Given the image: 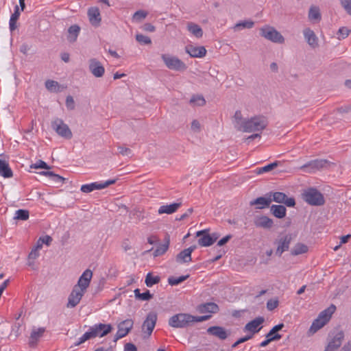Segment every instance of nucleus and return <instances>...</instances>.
<instances>
[{
  "label": "nucleus",
  "mask_w": 351,
  "mask_h": 351,
  "mask_svg": "<svg viewBox=\"0 0 351 351\" xmlns=\"http://www.w3.org/2000/svg\"><path fill=\"white\" fill-rule=\"evenodd\" d=\"M260 34L261 36L273 43H283L285 41V38L281 34L271 27L267 26L261 28Z\"/></svg>",
  "instance_id": "7"
},
{
  "label": "nucleus",
  "mask_w": 351,
  "mask_h": 351,
  "mask_svg": "<svg viewBox=\"0 0 351 351\" xmlns=\"http://www.w3.org/2000/svg\"><path fill=\"white\" fill-rule=\"evenodd\" d=\"M191 128L193 132H198L200 131L201 125L199 122L197 120L195 119L192 121Z\"/></svg>",
  "instance_id": "63"
},
{
  "label": "nucleus",
  "mask_w": 351,
  "mask_h": 351,
  "mask_svg": "<svg viewBox=\"0 0 351 351\" xmlns=\"http://www.w3.org/2000/svg\"><path fill=\"white\" fill-rule=\"evenodd\" d=\"M80 32V27L77 25H73L68 29L69 35L67 36V40L70 43H74L76 41L79 33Z\"/></svg>",
  "instance_id": "33"
},
{
  "label": "nucleus",
  "mask_w": 351,
  "mask_h": 351,
  "mask_svg": "<svg viewBox=\"0 0 351 351\" xmlns=\"http://www.w3.org/2000/svg\"><path fill=\"white\" fill-rule=\"evenodd\" d=\"M208 230H203L197 231L196 233L197 237H200L202 235L198 240V244L203 247L210 246L213 244V240H212L211 236L208 234Z\"/></svg>",
  "instance_id": "23"
},
{
  "label": "nucleus",
  "mask_w": 351,
  "mask_h": 351,
  "mask_svg": "<svg viewBox=\"0 0 351 351\" xmlns=\"http://www.w3.org/2000/svg\"><path fill=\"white\" fill-rule=\"evenodd\" d=\"M161 58L166 66L171 70L181 71L186 70L187 68L185 63L176 56L162 54Z\"/></svg>",
  "instance_id": "6"
},
{
  "label": "nucleus",
  "mask_w": 351,
  "mask_h": 351,
  "mask_svg": "<svg viewBox=\"0 0 351 351\" xmlns=\"http://www.w3.org/2000/svg\"><path fill=\"white\" fill-rule=\"evenodd\" d=\"M207 333L210 335L217 337L220 340L226 339L230 335V332L225 328L219 326H210L207 329Z\"/></svg>",
  "instance_id": "16"
},
{
  "label": "nucleus",
  "mask_w": 351,
  "mask_h": 351,
  "mask_svg": "<svg viewBox=\"0 0 351 351\" xmlns=\"http://www.w3.org/2000/svg\"><path fill=\"white\" fill-rule=\"evenodd\" d=\"M182 206V203H173L169 205H162L160 206L158 213V214H173Z\"/></svg>",
  "instance_id": "28"
},
{
  "label": "nucleus",
  "mask_w": 351,
  "mask_h": 351,
  "mask_svg": "<svg viewBox=\"0 0 351 351\" xmlns=\"http://www.w3.org/2000/svg\"><path fill=\"white\" fill-rule=\"evenodd\" d=\"M265 322V318L263 317L259 316L256 317L254 319L248 322L244 327V331H249L252 334L254 335L257 332H258L262 328L261 326H260L261 324H262Z\"/></svg>",
  "instance_id": "18"
},
{
  "label": "nucleus",
  "mask_w": 351,
  "mask_h": 351,
  "mask_svg": "<svg viewBox=\"0 0 351 351\" xmlns=\"http://www.w3.org/2000/svg\"><path fill=\"white\" fill-rule=\"evenodd\" d=\"M31 168L33 169H49L51 168L43 160H39L36 163L32 164L30 166Z\"/></svg>",
  "instance_id": "52"
},
{
  "label": "nucleus",
  "mask_w": 351,
  "mask_h": 351,
  "mask_svg": "<svg viewBox=\"0 0 351 351\" xmlns=\"http://www.w3.org/2000/svg\"><path fill=\"white\" fill-rule=\"evenodd\" d=\"M119 153L122 156H130L132 154V150L123 146L118 147Z\"/></svg>",
  "instance_id": "60"
},
{
  "label": "nucleus",
  "mask_w": 351,
  "mask_h": 351,
  "mask_svg": "<svg viewBox=\"0 0 351 351\" xmlns=\"http://www.w3.org/2000/svg\"><path fill=\"white\" fill-rule=\"evenodd\" d=\"M344 332L342 330L336 329L328 335V342L325 348V351H337L342 344L344 339Z\"/></svg>",
  "instance_id": "3"
},
{
  "label": "nucleus",
  "mask_w": 351,
  "mask_h": 351,
  "mask_svg": "<svg viewBox=\"0 0 351 351\" xmlns=\"http://www.w3.org/2000/svg\"><path fill=\"white\" fill-rule=\"evenodd\" d=\"M45 87L46 88L50 91L53 93H58L60 92V87L59 84L58 82L52 80H47L45 83Z\"/></svg>",
  "instance_id": "40"
},
{
  "label": "nucleus",
  "mask_w": 351,
  "mask_h": 351,
  "mask_svg": "<svg viewBox=\"0 0 351 351\" xmlns=\"http://www.w3.org/2000/svg\"><path fill=\"white\" fill-rule=\"evenodd\" d=\"M147 15V13L143 10L136 11L133 16V18L136 21H141L144 19Z\"/></svg>",
  "instance_id": "58"
},
{
  "label": "nucleus",
  "mask_w": 351,
  "mask_h": 351,
  "mask_svg": "<svg viewBox=\"0 0 351 351\" xmlns=\"http://www.w3.org/2000/svg\"><path fill=\"white\" fill-rule=\"evenodd\" d=\"M29 213L27 210L19 209L16 211L14 219L16 220L26 221L29 219Z\"/></svg>",
  "instance_id": "45"
},
{
  "label": "nucleus",
  "mask_w": 351,
  "mask_h": 351,
  "mask_svg": "<svg viewBox=\"0 0 351 351\" xmlns=\"http://www.w3.org/2000/svg\"><path fill=\"white\" fill-rule=\"evenodd\" d=\"M185 51L192 58H203L206 54V49L203 46L196 47L188 45L185 47Z\"/></svg>",
  "instance_id": "20"
},
{
  "label": "nucleus",
  "mask_w": 351,
  "mask_h": 351,
  "mask_svg": "<svg viewBox=\"0 0 351 351\" xmlns=\"http://www.w3.org/2000/svg\"><path fill=\"white\" fill-rule=\"evenodd\" d=\"M134 322L132 319H127L120 322L118 326V330L114 335V342H117L119 339L125 337L132 330Z\"/></svg>",
  "instance_id": "8"
},
{
  "label": "nucleus",
  "mask_w": 351,
  "mask_h": 351,
  "mask_svg": "<svg viewBox=\"0 0 351 351\" xmlns=\"http://www.w3.org/2000/svg\"><path fill=\"white\" fill-rule=\"evenodd\" d=\"M124 351H137V348L132 343H127L124 346Z\"/></svg>",
  "instance_id": "64"
},
{
  "label": "nucleus",
  "mask_w": 351,
  "mask_h": 351,
  "mask_svg": "<svg viewBox=\"0 0 351 351\" xmlns=\"http://www.w3.org/2000/svg\"><path fill=\"white\" fill-rule=\"evenodd\" d=\"M308 19L310 21H319L321 20L322 16L319 8L317 6H311L308 12Z\"/></svg>",
  "instance_id": "37"
},
{
  "label": "nucleus",
  "mask_w": 351,
  "mask_h": 351,
  "mask_svg": "<svg viewBox=\"0 0 351 351\" xmlns=\"http://www.w3.org/2000/svg\"><path fill=\"white\" fill-rule=\"evenodd\" d=\"M327 160L316 159L313 160L300 167V169L305 173H314L324 167L328 164Z\"/></svg>",
  "instance_id": "11"
},
{
  "label": "nucleus",
  "mask_w": 351,
  "mask_h": 351,
  "mask_svg": "<svg viewBox=\"0 0 351 351\" xmlns=\"http://www.w3.org/2000/svg\"><path fill=\"white\" fill-rule=\"evenodd\" d=\"M308 247L301 243H298L291 250V254L293 256H298L299 254L307 252Z\"/></svg>",
  "instance_id": "38"
},
{
  "label": "nucleus",
  "mask_w": 351,
  "mask_h": 351,
  "mask_svg": "<svg viewBox=\"0 0 351 351\" xmlns=\"http://www.w3.org/2000/svg\"><path fill=\"white\" fill-rule=\"evenodd\" d=\"M176 262L180 264L186 263L191 261V255L184 249L177 254Z\"/></svg>",
  "instance_id": "35"
},
{
  "label": "nucleus",
  "mask_w": 351,
  "mask_h": 351,
  "mask_svg": "<svg viewBox=\"0 0 351 351\" xmlns=\"http://www.w3.org/2000/svg\"><path fill=\"white\" fill-rule=\"evenodd\" d=\"M341 6L351 15V0H339Z\"/></svg>",
  "instance_id": "56"
},
{
  "label": "nucleus",
  "mask_w": 351,
  "mask_h": 351,
  "mask_svg": "<svg viewBox=\"0 0 351 351\" xmlns=\"http://www.w3.org/2000/svg\"><path fill=\"white\" fill-rule=\"evenodd\" d=\"M52 241V238L49 235H45L44 237H40L37 241L36 243H40L41 245V247L45 243L47 245H49Z\"/></svg>",
  "instance_id": "55"
},
{
  "label": "nucleus",
  "mask_w": 351,
  "mask_h": 351,
  "mask_svg": "<svg viewBox=\"0 0 351 351\" xmlns=\"http://www.w3.org/2000/svg\"><path fill=\"white\" fill-rule=\"evenodd\" d=\"M88 16L90 24L98 27L100 25L101 18L99 10L97 7H91L88 10Z\"/></svg>",
  "instance_id": "22"
},
{
  "label": "nucleus",
  "mask_w": 351,
  "mask_h": 351,
  "mask_svg": "<svg viewBox=\"0 0 351 351\" xmlns=\"http://www.w3.org/2000/svg\"><path fill=\"white\" fill-rule=\"evenodd\" d=\"M117 182V179L108 180L104 182H92L90 184H83L81 186V191L85 193H88L94 190H101L108 187L111 184H115Z\"/></svg>",
  "instance_id": "10"
},
{
  "label": "nucleus",
  "mask_w": 351,
  "mask_h": 351,
  "mask_svg": "<svg viewBox=\"0 0 351 351\" xmlns=\"http://www.w3.org/2000/svg\"><path fill=\"white\" fill-rule=\"evenodd\" d=\"M51 128L59 136L66 139H71L73 136L69 127L61 119L56 118L52 121Z\"/></svg>",
  "instance_id": "5"
},
{
  "label": "nucleus",
  "mask_w": 351,
  "mask_h": 351,
  "mask_svg": "<svg viewBox=\"0 0 351 351\" xmlns=\"http://www.w3.org/2000/svg\"><path fill=\"white\" fill-rule=\"evenodd\" d=\"M0 175L5 178H10L13 176V173L9 166L8 162L1 158L0 155Z\"/></svg>",
  "instance_id": "27"
},
{
  "label": "nucleus",
  "mask_w": 351,
  "mask_h": 351,
  "mask_svg": "<svg viewBox=\"0 0 351 351\" xmlns=\"http://www.w3.org/2000/svg\"><path fill=\"white\" fill-rule=\"evenodd\" d=\"M303 199L312 206H322L325 203L323 194L315 188H308L302 193Z\"/></svg>",
  "instance_id": "2"
},
{
  "label": "nucleus",
  "mask_w": 351,
  "mask_h": 351,
  "mask_svg": "<svg viewBox=\"0 0 351 351\" xmlns=\"http://www.w3.org/2000/svg\"><path fill=\"white\" fill-rule=\"evenodd\" d=\"M292 241V235L291 234H285V236L280 237L276 241L277 244V249L276 254L281 256L282 254L287 251L289 248V245Z\"/></svg>",
  "instance_id": "12"
},
{
  "label": "nucleus",
  "mask_w": 351,
  "mask_h": 351,
  "mask_svg": "<svg viewBox=\"0 0 351 351\" xmlns=\"http://www.w3.org/2000/svg\"><path fill=\"white\" fill-rule=\"evenodd\" d=\"M336 306L334 304H331L329 307L322 311L318 315V318L323 320L324 324H326L330 319L332 315L335 313Z\"/></svg>",
  "instance_id": "30"
},
{
  "label": "nucleus",
  "mask_w": 351,
  "mask_h": 351,
  "mask_svg": "<svg viewBox=\"0 0 351 351\" xmlns=\"http://www.w3.org/2000/svg\"><path fill=\"white\" fill-rule=\"evenodd\" d=\"M66 106L68 110H72L75 109V101L72 96L68 95L66 98Z\"/></svg>",
  "instance_id": "57"
},
{
  "label": "nucleus",
  "mask_w": 351,
  "mask_h": 351,
  "mask_svg": "<svg viewBox=\"0 0 351 351\" xmlns=\"http://www.w3.org/2000/svg\"><path fill=\"white\" fill-rule=\"evenodd\" d=\"M254 25V23L252 21H243L235 24L233 29L234 31H238L244 28L251 29L253 27Z\"/></svg>",
  "instance_id": "41"
},
{
  "label": "nucleus",
  "mask_w": 351,
  "mask_h": 351,
  "mask_svg": "<svg viewBox=\"0 0 351 351\" xmlns=\"http://www.w3.org/2000/svg\"><path fill=\"white\" fill-rule=\"evenodd\" d=\"M170 243L169 236H166L165 238V243L162 244H160L157 246L156 249L154 250L153 255L154 257L161 256L164 254L167 250L169 249Z\"/></svg>",
  "instance_id": "32"
},
{
  "label": "nucleus",
  "mask_w": 351,
  "mask_h": 351,
  "mask_svg": "<svg viewBox=\"0 0 351 351\" xmlns=\"http://www.w3.org/2000/svg\"><path fill=\"white\" fill-rule=\"evenodd\" d=\"M90 330L93 335V337H104L110 333L112 330V326L111 324H96L93 326H90Z\"/></svg>",
  "instance_id": "13"
},
{
  "label": "nucleus",
  "mask_w": 351,
  "mask_h": 351,
  "mask_svg": "<svg viewBox=\"0 0 351 351\" xmlns=\"http://www.w3.org/2000/svg\"><path fill=\"white\" fill-rule=\"evenodd\" d=\"M350 32L351 31L346 27H342L339 28L338 33H337V34L339 35L338 38L339 39H344L349 35Z\"/></svg>",
  "instance_id": "53"
},
{
  "label": "nucleus",
  "mask_w": 351,
  "mask_h": 351,
  "mask_svg": "<svg viewBox=\"0 0 351 351\" xmlns=\"http://www.w3.org/2000/svg\"><path fill=\"white\" fill-rule=\"evenodd\" d=\"M187 29L196 38H202L203 36L202 29L200 27L199 25L193 22H189L187 23Z\"/></svg>",
  "instance_id": "34"
},
{
  "label": "nucleus",
  "mask_w": 351,
  "mask_h": 351,
  "mask_svg": "<svg viewBox=\"0 0 351 351\" xmlns=\"http://www.w3.org/2000/svg\"><path fill=\"white\" fill-rule=\"evenodd\" d=\"M279 163H280V162L275 161V162L268 164L263 167L258 168L256 170V172L257 174H261L263 173L269 172V171L273 170L274 168L277 167L278 166Z\"/></svg>",
  "instance_id": "43"
},
{
  "label": "nucleus",
  "mask_w": 351,
  "mask_h": 351,
  "mask_svg": "<svg viewBox=\"0 0 351 351\" xmlns=\"http://www.w3.org/2000/svg\"><path fill=\"white\" fill-rule=\"evenodd\" d=\"M271 203V195H267V194L263 197H258L250 202V206H256V209H263L265 208L269 207L270 204Z\"/></svg>",
  "instance_id": "21"
},
{
  "label": "nucleus",
  "mask_w": 351,
  "mask_h": 351,
  "mask_svg": "<svg viewBox=\"0 0 351 351\" xmlns=\"http://www.w3.org/2000/svg\"><path fill=\"white\" fill-rule=\"evenodd\" d=\"M136 40L141 44L149 45L152 43V40L149 37L144 36L143 34H136Z\"/></svg>",
  "instance_id": "49"
},
{
  "label": "nucleus",
  "mask_w": 351,
  "mask_h": 351,
  "mask_svg": "<svg viewBox=\"0 0 351 351\" xmlns=\"http://www.w3.org/2000/svg\"><path fill=\"white\" fill-rule=\"evenodd\" d=\"M279 304L278 299H270L267 302V308L269 311H273L278 307Z\"/></svg>",
  "instance_id": "54"
},
{
  "label": "nucleus",
  "mask_w": 351,
  "mask_h": 351,
  "mask_svg": "<svg viewBox=\"0 0 351 351\" xmlns=\"http://www.w3.org/2000/svg\"><path fill=\"white\" fill-rule=\"evenodd\" d=\"M157 314L155 312H149L143 323V330L146 328L147 332L151 335L157 322Z\"/></svg>",
  "instance_id": "19"
},
{
  "label": "nucleus",
  "mask_w": 351,
  "mask_h": 351,
  "mask_svg": "<svg viewBox=\"0 0 351 351\" xmlns=\"http://www.w3.org/2000/svg\"><path fill=\"white\" fill-rule=\"evenodd\" d=\"M84 293L85 292L80 290L79 287H73L71 293L69 295L66 306L68 308H74L76 306L80 303Z\"/></svg>",
  "instance_id": "14"
},
{
  "label": "nucleus",
  "mask_w": 351,
  "mask_h": 351,
  "mask_svg": "<svg viewBox=\"0 0 351 351\" xmlns=\"http://www.w3.org/2000/svg\"><path fill=\"white\" fill-rule=\"evenodd\" d=\"M252 338V335H246L245 337H243L239 339L237 341H235L232 345V348H234L237 347L239 344H241L242 343H244V342L248 341L249 339H250Z\"/></svg>",
  "instance_id": "59"
},
{
  "label": "nucleus",
  "mask_w": 351,
  "mask_h": 351,
  "mask_svg": "<svg viewBox=\"0 0 351 351\" xmlns=\"http://www.w3.org/2000/svg\"><path fill=\"white\" fill-rule=\"evenodd\" d=\"M282 338V335L280 334H276L274 336H273L271 338H266L265 340L263 341L260 343V347H265L267 346L270 342L274 341H278Z\"/></svg>",
  "instance_id": "50"
},
{
  "label": "nucleus",
  "mask_w": 351,
  "mask_h": 351,
  "mask_svg": "<svg viewBox=\"0 0 351 351\" xmlns=\"http://www.w3.org/2000/svg\"><path fill=\"white\" fill-rule=\"evenodd\" d=\"M50 179L56 183H63L66 180L64 178L56 174L54 172L52 173Z\"/></svg>",
  "instance_id": "62"
},
{
  "label": "nucleus",
  "mask_w": 351,
  "mask_h": 351,
  "mask_svg": "<svg viewBox=\"0 0 351 351\" xmlns=\"http://www.w3.org/2000/svg\"><path fill=\"white\" fill-rule=\"evenodd\" d=\"M267 121L265 117H254L249 119H244L237 130L244 132H253L262 131L267 126Z\"/></svg>",
  "instance_id": "1"
},
{
  "label": "nucleus",
  "mask_w": 351,
  "mask_h": 351,
  "mask_svg": "<svg viewBox=\"0 0 351 351\" xmlns=\"http://www.w3.org/2000/svg\"><path fill=\"white\" fill-rule=\"evenodd\" d=\"M153 298V294L149 290H146L144 293H141L139 300L148 301Z\"/></svg>",
  "instance_id": "61"
},
{
  "label": "nucleus",
  "mask_w": 351,
  "mask_h": 351,
  "mask_svg": "<svg viewBox=\"0 0 351 351\" xmlns=\"http://www.w3.org/2000/svg\"><path fill=\"white\" fill-rule=\"evenodd\" d=\"M189 278V275L180 276L179 277L169 276L168 283L171 286L178 285Z\"/></svg>",
  "instance_id": "42"
},
{
  "label": "nucleus",
  "mask_w": 351,
  "mask_h": 351,
  "mask_svg": "<svg viewBox=\"0 0 351 351\" xmlns=\"http://www.w3.org/2000/svg\"><path fill=\"white\" fill-rule=\"evenodd\" d=\"M271 195V202L274 201L278 204H284L288 207H294L295 206V200L293 197H288L287 195L282 192H269L267 195Z\"/></svg>",
  "instance_id": "9"
},
{
  "label": "nucleus",
  "mask_w": 351,
  "mask_h": 351,
  "mask_svg": "<svg viewBox=\"0 0 351 351\" xmlns=\"http://www.w3.org/2000/svg\"><path fill=\"white\" fill-rule=\"evenodd\" d=\"M160 280V278L158 276H154L152 273H148L145 277V285L148 287H152L153 285L158 284Z\"/></svg>",
  "instance_id": "39"
},
{
  "label": "nucleus",
  "mask_w": 351,
  "mask_h": 351,
  "mask_svg": "<svg viewBox=\"0 0 351 351\" xmlns=\"http://www.w3.org/2000/svg\"><path fill=\"white\" fill-rule=\"evenodd\" d=\"M190 104L203 106L206 104V100L202 95H193L190 99Z\"/></svg>",
  "instance_id": "46"
},
{
  "label": "nucleus",
  "mask_w": 351,
  "mask_h": 351,
  "mask_svg": "<svg viewBox=\"0 0 351 351\" xmlns=\"http://www.w3.org/2000/svg\"><path fill=\"white\" fill-rule=\"evenodd\" d=\"M324 325V322L323 320L320 319L319 318L317 317L312 323V325L309 328V332L313 334L316 332L318 330L322 328Z\"/></svg>",
  "instance_id": "44"
},
{
  "label": "nucleus",
  "mask_w": 351,
  "mask_h": 351,
  "mask_svg": "<svg viewBox=\"0 0 351 351\" xmlns=\"http://www.w3.org/2000/svg\"><path fill=\"white\" fill-rule=\"evenodd\" d=\"M41 249V245L40 243H36V245L32 250L30 253L29 254L28 258L29 260H34L39 256V250Z\"/></svg>",
  "instance_id": "47"
},
{
  "label": "nucleus",
  "mask_w": 351,
  "mask_h": 351,
  "mask_svg": "<svg viewBox=\"0 0 351 351\" xmlns=\"http://www.w3.org/2000/svg\"><path fill=\"white\" fill-rule=\"evenodd\" d=\"M233 117L234 119V127L237 129V126H240L244 121L243 119L241 112L240 110H237Z\"/></svg>",
  "instance_id": "48"
},
{
  "label": "nucleus",
  "mask_w": 351,
  "mask_h": 351,
  "mask_svg": "<svg viewBox=\"0 0 351 351\" xmlns=\"http://www.w3.org/2000/svg\"><path fill=\"white\" fill-rule=\"evenodd\" d=\"M304 36L308 44L313 48L316 47L317 44V38L313 30L310 28H306L304 30Z\"/></svg>",
  "instance_id": "29"
},
{
  "label": "nucleus",
  "mask_w": 351,
  "mask_h": 351,
  "mask_svg": "<svg viewBox=\"0 0 351 351\" xmlns=\"http://www.w3.org/2000/svg\"><path fill=\"white\" fill-rule=\"evenodd\" d=\"M211 315L194 316L191 315V325L195 322H202L209 319Z\"/></svg>",
  "instance_id": "51"
},
{
  "label": "nucleus",
  "mask_w": 351,
  "mask_h": 351,
  "mask_svg": "<svg viewBox=\"0 0 351 351\" xmlns=\"http://www.w3.org/2000/svg\"><path fill=\"white\" fill-rule=\"evenodd\" d=\"M197 310L201 313H216L219 311V306L214 302L201 304L197 306Z\"/></svg>",
  "instance_id": "25"
},
{
  "label": "nucleus",
  "mask_w": 351,
  "mask_h": 351,
  "mask_svg": "<svg viewBox=\"0 0 351 351\" xmlns=\"http://www.w3.org/2000/svg\"><path fill=\"white\" fill-rule=\"evenodd\" d=\"M20 16V12L18 5H16L14 13L11 15L9 21L10 29L11 32L16 28V21Z\"/></svg>",
  "instance_id": "36"
},
{
  "label": "nucleus",
  "mask_w": 351,
  "mask_h": 351,
  "mask_svg": "<svg viewBox=\"0 0 351 351\" xmlns=\"http://www.w3.org/2000/svg\"><path fill=\"white\" fill-rule=\"evenodd\" d=\"M88 63L89 71L95 77H101L104 75L105 69L96 58L90 59Z\"/></svg>",
  "instance_id": "15"
},
{
  "label": "nucleus",
  "mask_w": 351,
  "mask_h": 351,
  "mask_svg": "<svg viewBox=\"0 0 351 351\" xmlns=\"http://www.w3.org/2000/svg\"><path fill=\"white\" fill-rule=\"evenodd\" d=\"M254 225L258 228L269 229L273 226L274 221L267 216L262 215L254 220Z\"/></svg>",
  "instance_id": "24"
},
{
  "label": "nucleus",
  "mask_w": 351,
  "mask_h": 351,
  "mask_svg": "<svg viewBox=\"0 0 351 351\" xmlns=\"http://www.w3.org/2000/svg\"><path fill=\"white\" fill-rule=\"evenodd\" d=\"M45 332V328L41 327L38 328L37 330H33L31 332L29 345L32 348H34L38 339L43 337L44 332Z\"/></svg>",
  "instance_id": "26"
},
{
  "label": "nucleus",
  "mask_w": 351,
  "mask_h": 351,
  "mask_svg": "<svg viewBox=\"0 0 351 351\" xmlns=\"http://www.w3.org/2000/svg\"><path fill=\"white\" fill-rule=\"evenodd\" d=\"M169 326L175 328H184L191 326V314L177 313L168 320Z\"/></svg>",
  "instance_id": "4"
},
{
  "label": "nucleus",
  "mask_w": 351,
  "mask_h": 351,
  "mask_svg": "<svg viewBox=\"0 0 351 351\" xmlns=\"http://www.w3.org/2000/svg\"><path fill=\"white\" fill-rule=\"evenodd\" d=\"M271 213L278 219H282L286 216L287 209L282 205L274 204L270 207Z\"/></svg>",
  "instance_id": "31"
},
{
  "label": "nucleus",
  "mask_w": 351,
  "mask_h": 351,
  "mask_svg": "<svg viewBox=\"0 0 351 351\" xmlns=\"http://www.w3.org/2000/svg\"><path fill=\"white\" fill-rule=\"evenodd\" d=\"M92 276V271L88 269H86L80 277L77 284L74 287H79L80 290L86 292V289L90 285Z\"/></svg>",
  "instance_id": "17"
}]
</instances>
